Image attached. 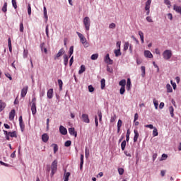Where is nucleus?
Wrapping results in <instances>:
<instances>
[{
	"label": "nucleus",
	"mask_w": 181,
	"mask_h": 181,
	"mask_svg": "<svg viewBox=\"0 0 181 181\" xmlns=\"http://www.w3.org/2000/svg\"><path fill=\"white\" fill-rule=\"evenodd\" d=\"M88 88L89 93H94V87L93 86V85H89L88 86Z\"/></svg>",
	"instance_id": "46"
},
{
	"label": "nucleus",
	"mask_w": 181,
	"mask_h": 181,
	"mask_svg": "<svg viewBox=\"0 0 181 181\" xmlns=\"http://www.w3.org/2000/svg\"><path fill=\"white\" fill-rule=\"evenodd\" d=\"M47 97L49 100H52V98H53V88H50L47 90Z\"/></svg>",
	"instance_id": "16"
},
{
	"label": "nucleus",
	"mask_w": 181,
	"mask_h": 181,
	"mask_svg": "<svg viewBox=\"0 0 181 181\" xmlns=\"http://www.w3.org/2000/svg\"><path fill=\"white\" fill-rule=\"evenodd\" d=\"M12 6L14 9H16L18 8V5L16 4V0H12Z\"/></svg>",
	"instance_id": "48"
},
{
	"label": "nucleus",
	"mask_w": 181,
	"mask_h": 181,
	"mask_svg": "<svg viewBox=\"0 0 181 181\" xmlns=\"http://www.w3.org/2000/svg\"><path fill=\"white\" fill-rule=\"evenodd\" d=\"M52 146H54V153H56V152L59 151V146H57L56 144H52Z\"/></svg>",
	"instance_id": "40"
},
{
	"label": "nucleus",
	"mask_w": 181,
	"mask_h": 181,
	"mask_svg": "<svg viewBox=\"0 0 181 181\" xmlns=\"http://www.w3.org/2000/svg\"><path fill=\"white\" fill-rule=\"evenodd\" d=\"M63 54H64V48H61L58 53L56 54V56L54 57V60H57V59L59 57H62V56H63Z\"/></svg>",
	"instance_id": "9"
},
{
	"label": "nucleus",
	"mask_w": 181,
	"mask_h": 181,
	"mask_svg": "<svg viewBox=\"0 0 181 181\" xmlns=\"http://www.w3.org/2000/svg\"><path fill=\"white\" fill-rule=\"evenodd\" d=\"M129 135H131V132L129 131V129H127V134H126V141L127 142H129Z\"/></svg>",
	"instance_id": "37"
},
{
	"label": "nucleus",
	"mask_w": 181,
	"mask_h": 181,
	"mask_svg": "<svg viewBox=\"0 0 181 181\" xmlns=\"http://www.w3.org/2000/svg\"><path fill=\"white\" fill-rule=\"evenodd\" d=\"M114 53L116 57H118L119 56H121L122 54V53H121V49H115Z\"/></svg>",
	"instance_id": "30"
},
{
	"label": "nucleus",
	"mask_w": 181,
	"mask_h": 181,
	"mask_svg": "<svg viewBox=\"0 0 181 181\" xmlns=\"http://www.w3.org/2000/svg\"><path fill=\"white\" fill-rule=\"evenodd\" d=\"M68 131L70 135H72L73 136H75V138H77V132H76V129H74V127L69 128Z\"/></svg>",
	"instance_id": "11"
},
{
	"label": "nucleus",
	"mask_w": 181,
	"mask_h": 181,
	"mask_svg": "<svg viewBox=\"0 0 181 181\" xmlns=\"http://www.w3.org/2000/svg\"><path fill=\"white\" fill-rule=\"evenodd\" d=\"M5 107H6V103L2 100H0V112H2L5 110Z\"/></svg>",
	"instance_id": "19"
},
{
	"label": "nucleus",
	"mask_w": 181,
	"mask_h": 181,
	"mask_svg": "<svg viewBox=\"0 0 181 181\" xmlns=\"http://www.w3.org/2000/svg\"><path fill=\"white\" fill-rule=\"evenodd\" d=\"M117 119V115L114 114L113 116L110 118V122H115V120Z\"/></svg>",
	"instance_id": "45"
},
{
	"label": "nucleus",
	"mask_w": 181,
	"mask_h": 181,
	"mask_svg": "<svg viewBox=\"0 0 181 181\" xmlns=\"http://www.w3.org/2000/svg\"><path fill=\"white\" fill-rule=\"evenodd\" d=\"M45 94H46V92L45 91V89H43L40 93V97H45Z\"/></svg>",
	"instance_id": "62"
},
{
	"label": "nucleus",
	"mask_w": 181,
	"mask_h": 181,
	"mask_svg": "<svg viewBox=\"0 0 181 181\" xmlns=\"http://www.w3.org/2000/svg\"><path fill=\"white\" fill-rule=\"evenodd\" d=\"M173 9L177 12V13H180V15H181V6L174 5Z\"/></svg>",
	"instance_id": "25"
},
{
	"label": "nucleus",
	"mask_w": 181,
	"mask_h": 181,
	"mask_svg": "<svg viewBox=\"0 0 181 181\" xmlns=\"http://www.w3.org/2000/svg\"><path fill=\"white\" fill-rule=\"evenodd\" d=\"M23 54V58L26 59L28 57V50L24 49Z\"/></svg>",
	"instance_id": "54"
},
{
	"label": "nucleus",
	"mask_w": 181,
	"mask_h": 181,
	"mask_svg": "<svg viewBox=\"0 0 181 181\" xmlns=\"http://www.w3.org/2000/svg\"><path fill=\"white\" fill-rule=\"evenodd\" d=\"M91 60H97L98 59V54H93L90 57Z\"/></svg>",
	"instance_id": "42"
},
{
	"label": "nucleus",
	"mask_w": 181,
	"mask_h": 181,
	"mask_svg": "<svg viewBox=\"0 0 181 181\" xmlns=\"http://www.w3.org/2000/svg\"><path fill=\"white\" fill-rule=\"evenodd\" d=\"M18 121H19L21 131V132H23L25 131V123H23V119L22 117V116H20L18 117Z\"/></svg>",
	"instance_id": "6"
},
{
	"label": "nucleus",
	"mask_w": 181,
	"mask_h": 181,
	"mask_svg": "<svg viewBox=\"0 0 181 181\" xmlns=\"http://www.w3.org/2000/svg\"><path fill=\"white\" fill-rule=\"evenodd\" d=\"M158 135L159 133L158 132V129H156V127H154L153 130V136H158Z\"/></svg>",
	"instance_id": "39"
},
{
	"label": "nucleus",
	"mask_w": 181,
	"mask_h": 181,
	"mask_svg": "<svg viewBox=\"0 0 181 181\" xmlns=\"http://www.w3.org/2000/svg\"><path fill=\"white\" fill-rule=\"evenodd\" d=\"M45 33L47 35V37H49V25H47L45 27Z\"/></svg>",
	"instance_id": "52"
},
{
	"label": "nucleus",
	"mask_w": 181,
	"mask_h": 181,
	"mask_svg": "<svg viewBox=\"0 0 181 181\" xmlns=\"http://www.w3.org/2000/svg\"><path fill=\"white\" fill-rule=\"evenodd\" d=\"M73 53H74V46H71L69 49V55L68 57H72Z\"/></svg>",
	"instance_id": "24"
},
{
	"label": "nucleus",
	"mask_w": 181,
	"mask_h": 181,
	"mask_svg": "<svg viewBox=\"0 0 181 181\" xmlns=\"http://www.w3.org/2000/svg\"><path fill=\"white\" fill-rule=\"evenodd\" d=\"M132 86V84L131 83V78H128L127 81V85H126V88L127 91H129V90H131Z\"/></svg>",
	"instance_id": "20"
},
{
	"label": "nucleus",
	"mask_w": 181,
	"mask_h": 181,
	"mask_svg": "<svg viewBox=\"0 0 181 181\" xmlns=\"http://www.w3.org/2000/svg\"><path fill=\"white\" fill-rule=\"evenodd\" d=\"M168 19H170V21H172L173 19V16L171 13H169L167 14Z\"/></svg>",
	"instance_id": "57"
},
{
	"label": "nucleus",
	"mask_w": 181,
	"mask_h": 181,
	"mask_svg": "<svg viewBox=\"0 0 181 181\" xmlns=\"http://www.w3.org/2000/svg\"><path fill=\"white\" fill-rule=\"evenodd\" d=\"M165 159H168V154H165V153L162 154L160 160H165Z\"/></svg>",
	"instance_id": "51"
},
{
	"label": "nucleus",
	"mask_w": 181,
	"mask_h": 181,
	"mask_svg": "<svg viewBox=\"0 0 181 181\" xmlns=\"http://www.w3.org/2000/svg\"><path fill=\"white\" fill-rule=\"evenodd\" d=\"M172 50L170 49H166L163 52V57L164 60H170V58L172 57Z\"/></svg>",
	"instance_id": "5"
},
{
	"label": "nucleus",
	"mask_w": 181,
	"mask_h": 181,
	"mask_svg": "<svg viewBox=\"0 0 181 181\" xmlns=\"http://www.w3.org/2000/svg\"><path fill=\"white\" fill-rule=\"evenodd\" d=\"M84 71H86V66L81 65L80 66V69L78 71V74H83V73H84Z\"/></svg>",
	"instance_id": "27"
},
{
	"label": "nucleus",
	"mask_w": 181,
	"mask_h": 181,
	"mask_svg": "<svg viewBox=\"0 0 181 181\" xmlns=\"http://www.w3.org/2000/svg\"><path fill=\"white\" fill-rule=\"evenodd\" d=\"M153 104L154 107L156 110H158V107L159 105V103H158V100L156 99H153Z\"/></svg>",
	"instance_id": "47"
},
{
	"label": "nucleus",
	"mask_w": 181,
	"mask_h": 181,
	"mask_svg": "<svg viewBox=\"0 0 181 181\" xmlns=\"http://www.w3.org/2000/svg\"><path fill=\"white\" fill-rule=\"evenodd\" d=\"M8 11V3L5 2L2 7V12L6 13Z\"/></svg>",
	"instance_id": "35"
},
{
	"label": "nucleus",
	"mask_w": 181,
	"mask_h": 181,
	"mask_svg": "<svg viewBox=\"0 0 181 181\" xmlns=\"http://www.w3.org/2000/svg\"><path fill=\"white\" fill-rule=\"evenodd\" d=\"M144 56L145 57H148V59H152V57H153V55L152 54V52H151V51H145Z\"/></svg>",
	"instance_id": "23"
},
{
	"label": "nucleus",
	"mask_w": 181,
	"mask_h": 181,
	"mask_svg": "<svg viewBox=\"0 0 181 181\" xmlns=\"http://www.w3.org/2000/svg\"><path fill=\"white\" fill-rule=\"evenodd\" d=\"M42 142H47L49 141V135L45 133L42 135Z\"/></svg>",
	"instance_id": "22"
},
{
	"label": "nucleus",
	"mask_w": 181,
	"mask_h": 181,
	"mask_svg": "<svg viewBox=\"0 0 181 181\" xmlns=\"http://www.w3.org/2000/svg\"><path fill=\"white\" fill-rule=\"evenodd\" d=\"M57 172V160H54L51 164V177L54 176V174Z\"/></svg>",
	"instance_id": "4"
},
{
	"label": "nucleus",
	"mask_w": 181,
	"mask_h": 181,
	"mask_svg": "<svg viewBox=\"0 0 181 181\" xmlns=\"http://www.w3.org/2000/svg\"><path fill=\"white\" fill-rule=\"evenodd\" d=\"M0 165L6 166V168H12V165L4 163V161H0Z\"/></svg>",
	"instance_id": "38"
},
{
	"label": "nucleus",
	"mask_w": 181,
	"mask_h": 181,
	"mask_svg": "<svg viewBox=\"0 0 181 181\" xmlns=\"http://www.w3.org/2000/svg\"><path fill=\"white\" fill-rule=\"evenodd\" d=\"M117 171H118L119 175H120V176H122V175H124V168H119L117 169Z\"/></svg>",
	"instance_id": "41"
},
{
	"label": "nucleus",
	"mask_w": 181,
	"mask_h": 181,
	"mask_svg": "<svg viewBox=\"0 0 181 181\" xmlns=\"http://www.w3.org/2000/svg\"><path fill=\"white\" fill-rule=\"evenodd\" d=\"M116 47H117V49H119V50H121V41L117 42Z\"/></svg>",
	"instance_id": "59"
},
{
	"label": "nucleus",
	"mask_w": 181,
	"mask_h": 181,
	"mask_svg": "<svg viewBox=\"0 0 181 181\" xmlns=\"http://www.w3.org/2000/svg\"><path fill=\"white\" fill-rule=\"evenodd\" d=\"M63 59H64V65L65 66V67H67L68 64H69V59H70V57H69L68 54H64L63 56Z\"/></svg>",
	"instance_id": "13"
},
{
	"label": "nucleus",
	"mask_w": 181,
	"mask_h": 181,
	"mask_svg": "<svg viewBox=\"0 0 181 181\" xmlns=\"http://www.w3.org/2000/svg\"><path fill=\"white\" fill-rule=\"evenodd\" d=\"M100 84H101V86H100L101 90H104V88H105V78L101 79Z\"/></svg>",
	"instance_id": "29"
},
{
	"label": "nucleus",
	"mask_w": 181,
	"mask_h": 181,
	"mask_svg": "<svg viewBox=\"0 0 181 181\" xmlns=\"http://www.w3.org/2000/svg\"><path fill=\"white\" fill-rule=\"evenodd\" d=\"M28 15H32V7H30V4L28 6Z\"/></svg>",
	"instance_id": "50"
},
{
	"label": "nucleus",
	"mask_w": 181,
	"mask_h": 181,
	"mask_svg": "<svg viewBox=\"0 0 181 181\" xmlns=\"http://www.w3.org/2000/svg\"><path fill=\"white\" fill-rule=\"evenodd\" d=\"M127 84V81L125 79H122L119 82V86L121 87H125Z\"/></svg>",
	"instance_id": "31"
},
{
	"label": "nucleus",
	"mask_w": 181,
	"mask_h": 181,
	"mask_svg": "<svg viewBox=\"0 0 181 181\" xmlns=\"http://www.w3.org/2000/svg\"><path fill=\"white\" fill-rule=\"evenodd\" d=\"M95 127H98V117L97 116H95Z\"/></svg>",
	"instance_id": "63"
},
{
	"label": "nucleus",
	"mask_w": 181,
	"mask_h": 181,
	"mask_svg": "<svg viewBox=\"0 0 181 181\" xmlns=\"http://www.w3.org/2000/svg\"><path fill=\"white\" fill-rule=\"evenodd\" d=\"M146 19L147 22H149L150 23H152V22H153V21L152 20V18H151V16H147Z\"/></svg>",
	"instance_id": "61"
},
{
	"label": "nucleus",
	"mask_w": 181,
	"mask_h": 181,
	"mask_svg": "<svg viewBox=\"0 0 181 181\" xmlns=\"http://www.w3.org/2000/svg\"><path fill=\"white\" fill-rule=\"evenodd\" d=\"M168 110L171 118H175V108H173V106H170Z\"/></svg>",
	"instance_id": "17"
},
{
	"label": "nucleus",
	"mask_w": 181,
	"mask_h": 181,
	"mask_svg": "<svg viewBox=\"0 0 181 181\" xmlns=\"http://www.w3.org/2000/svg\"><path fill=\"white\" fill-rule=\"evenodd\" d=\"M128 47H129V42H127L124 45V50H127L128 49Z\"/></svg>",
	"instance_id": "55"
},
{
	"label": "nucleus",
	"mask_w": 181,
	"mask_h": 181,
	"mask_svg": "<svg viewBox=\"0 0 181 181\" xmlns=\"http://www.w3.org/2000/svg\"><path fill=\"white\" fill-rule=\"evenodd\" d=\"M141 77H145V74H146L145 66H141Z\"/></svg>",
	"instance_id": "44"
},
{
	"label": "nucleus",
	"mask_w": 181,
	"mask_h": 181,
	"mask_svg": "<svg viewBox=\"0 0 181 181\" xmlns=\"http://www.w3.org/2000/svg\"><path fill=\"white\" fill-rule=\"evenodd\" d=\"M28 88H29V87L28 86H26L22 88L21 93L22 98H25V97H26V94H28Z\"/></svg>",
	"instance_id": "8"
},
{
	"label": "nucleus",
	"mask_w": 181,
	"mask_h": 181,
	"mask_svg": "<svg viewBox=\"0 0 181 181\" xmlns=\"http://www.w3.org/2000/svg\"><path fill=\"white\" fill-rule=\"evenodd\" d=\"M124 93H125V87H121L119 89V93L121 94V95H123Z\"/></svg>",
	"instance_id": "49"
},
{
	"label": "nucleus",
	"mask_w": 181,
	"mask_h": 181,
	"mask_svg": "<svg viewBox=\"0 0 181 181\" xmlns=\"http://www.w3.org/2000/svg\"><path fill=\"white\" fill-rule=\"evenodd\" d=\"M134 142H137L138 141V138H139V133L138 132V130L134 129Z\"/></svg>",
	"instance_id": "18"
},
{
	"label": "nucleus",
	"mask_w": 181,
	"mask_h": 181,
	"mask_svg": "<svg viewBox=\"0 0 181 181\" xmlns=\"http://www.w3.org/2000/svg\"><path fill=\"white\" fill-rule=\"evenodd\" d=\"M8 50L10 53H12V42L11 41V38L8 39Z\"/></svg>",
	"instance_id": "34"
},
{
	"label": "nucleus",
	"mask_w": 181,
	"mask_h": 181,
	"mask_svg": "<svg viewBox=\"0 0 181 181\" xmlns=\"http://www.w3.org/2000/svg\"><path fill=\"white\" fill-rule=\"evenodd\" d=\"M58 84L59 86V91H62V90H63V81L58 79Z\"/></svg>",
	"instance_id": "36"
},
{
	"label": "nucleus",
	"mask_w": 181,
	"mask_h": 181,
	"mask_svg": "<svg viewBox=\"0 0 181 181\" xmlns=\"http://www.w3.org/2000/svg\"><path fill=\"white\" fill-rule=\"evenodd\" d=\"M107 71H108L109 73H112L114 70L112 69V68L110 67V66H107Z\"/></svg>",
	"instance_id": "60"
},
{
	"label": "nucleus",
	"mask_w": 181,
	"mask_h": 181,
	"mask_svg": "<svg viewBox=\"0 0 181 181\" xmlns=\"http://www.w3.org/2000/svg\"><path fill=\"white\" fill-rule=\"evenodd\" d=\"M23 22L20 23V32L23 33Z\"/></svg>",
	"instance_id": "56"
},
{
	"label": "nucleus",
	"mask_w": 181,
	"mask_h": 181,
	"mask_svg": "<svg viewBox=\"0 0 181 181\" xmlns=\"http://www.w3.org/2000/svg\"><path fill=\"white\" fill-rule=\"evenodd\" d=\"M3 132L6 141H11V138H18V133L16 131L8 132L6 130H3Z\"/></svg>",
	"instance_id": "1"
},
{
	"label": "nucleus",
	"mask_w": 181,
	"mask_h": 181,
	"mask_svg": "<svg viewBox=\"0 0 181 181\" xmlns=\"http://www.w3.org/2000/svg\"><path fill=\"white\" fill-rule=\"evenodd\" d=\"M122 127V120L120 119L117 122V128H121Z\"/></svg>",
	"instance_id": "53"
},
{
	"label": "nucleus",
	"mask_w": 181,
	"mask_h": 181,
	"mask_svg": "<svg viewBox=\"0 0 181 181\" xmlns=\"http://www.w3.org/2000/svg\"><path fill=\"white\" fill-rule=\"evenodd\" d=\"M166 88H167V93H173V89L172 88V86H170V84L168 83L166 85Z\"/></svg>",
	"instance_id": "32"
},
{
	"label": "nucleus",
	"mask_w": 181,
	"mask_h": 181,
	"mask_svg": "<svg viewBox=\"0 0 181 181\" xmlns=\"http://www.w3.org/2000/svg\"><path fill=\"white\" fill-rule=\"evenodd\" d=\"M81 119L85 124H90V117H88V115L85 113L82 114Z\"/></svg>",
	"instance_id": "7"
},
{
	"label": "nucleus",
	"mask_w": 181,
	"mask_h": 181,
	"mask_svg": "<svg viewBox=\"0 0 181 181\" xmlns=\"http://www.w3.org/2000/svg\"><path fill=\"white\" fill-rule=\"evenodd\" d=\"M83 26L85 28L86 32L90 30V26H91V21H90V17L86 16L83 20Z\"/></svg>",
	"instance_id": "2"
},
{
	"label": "nucleus",
	"mask_w": 181,
	"mask_h": 181,
	"mask_svg": "<svg viewBox=\"0 0 181 181\" xmlns=\"http://www.w3.org/2000/svg\"><path fill=\"white\" fill-rule=\"evenodd\" d=\"M64 146H66V148H69V146H71V141L67 140V141L64 143Z\"/></svg>",
	"instance_id": "43"
},
{
	"label": "nucleus",
	"mask_w": 181,
	"mask_h": 181,
	"mask_svg": "<svg viewBox=\"0 0 181 181\" xmlns=\"http://www.w3.org/2000/svg\"><path fill=\"white\" fill-rule=\"evenodd\" d=\"M59 132L62 134V135H67V129H66V127L64 126H60Z\"/></svg>",
	"instance_id": "14"
},
{
	"label": "nucleus",
	"mask_w": 181,
	"mask_h": 181,
	"mask_svg": "<svg viewBox=\"0 0 181 181\" xmlns=\"http://www.w3.org/2000/svg\"><path fill=\"white\" fill-rule=\"evenodd\" d=\"M40 47L42 52H43V50H44L45 53H47V49L46 47H45V42L41 43L40 45Z\"/></svg>",
	"instance_id": "28"
},
{
	"label": "nucleus",
	"mask_w": 181,
	"mask_h": 181,
	"mask_svg": "<svg viewBox=\"0 0 181 181\" xmlns=\"http://www.w3.org/2000/svg\"><path fill=\"white\" fill-rule=\"evenodd\" d=\"M16 114V111L15 109L11 110V111L9 112V119L10 121H13L15 119V115Z\"/></svg>",
	"instance_id": "12"
},
{
	"label": "nucleus",
	"mask_w": 181,
	"mask_h": 181,
	"mask_svg": "<svg viewBox=\"0 0 181 181\" xmlns=\"http://www.w3.org/2000/svg\"><path fill=\"white\" fill-rule=\"evenodd\" d=\"M115 26H116V25H115V23H110V24L109 25L110 29H115Z\"/></svg>",
	"instance_id": "58"
},
{
	"label": "nucleus",
	"mask_w": 181,
	"mask_h": 181,
	"mask_svg": "<svg viewBox=\"0 0 181 181\" xmlns=\"http://www.w3.org/2000/svg\"><path fill=\"white\" fill-rule=\"evenodd\" d=\"M83 165H84V155H81V163H80V170H83Z\"/></svg>",
	"instance_id": "26"
},
{
	"label": "nucleus",
	"mask_w": 181,
	"mask_h": 181,
	"mask_svg": "<svg viewBox=\"0 0 181 181\" xmlns=\"http://www.w3.org/2000/svg\"><path fill=\"white\" fill-rule=\"evenodd\" d=\"M76 34L78 35L81 42L82 43V45H83L84 47H88V46H90V44L88 42H87V39H86V37H84V35H83V34L76 32Z\"/></svg>",
	"instance_id": "3"
},
{
	"label": "nucleus",
	"mask_w": 181,
	"mask_h": 181,
	"mask_svg": "<svg viewBox=\"0 0 181 181\" xmlns=\"http://www.w3.org/2000/svg\"><path fill=\"white\" fill-rule=\"evenodd\" d=\"M125 146H127V140H124L121 144L122 151H125Z\"/></svg>",
	"instance_id": "33"
},
{
	"label": "nucleus",
	"mask_w": 181,
	"mask_h": 181,
	"mask_svg": "<svg viewBox=\"0 0 181 181\" xmlns=\"http://www.w3.org/2000/svg\"><path fill=\"white\" fill-rule=\"evenodd\" d=\"M71 175V173H70V172H67L66 170H64V181H69V178L70 177Z\"/></svg>",
	"instance_id": "15"
},
{
	"label": "nucleus",
	"mask_w": 181,
	"mask_h": 181,
	"mask_svg": "<svg viewBox=\"0 0 181 181\" xmlns=\"http://www.w3.org/2000/svg\"><path fill=\"white\" fill-rule=\"evenodd\" d=\"M31 111H32L33 115H36V112H37L36 103H32Z\"/></svg>",
	"instance_id": "21"
},
{
	"label": "nucleus",
	"mask_w": 181,
	"mask_h": 181,
	"mask_svg": "<svg viewBox=\"0 0 181 181\" xmlns=\"http://www.w3.org/2000/svg\"><path fill=\"white\" fill-rule=\"evenodd\" d=\"M105 63H107V64H112L114 63V61L110 58V54H107L105 57Z\"/></svg>",
	"instance_id": "10"
},
{
	"label": "nucleus",
	"mask_w": 181,
	"mask_h": 181,
	"mask_svg": "<svg viewBox=\"0 0 181 181\" xmlns=\"http://www.w3.org/2000/svg\"><path fill=\"white\" fill-rule=\"evenodd\" d=\"M139 36H140V39H144V33L142 31H139Z\"/></svg>",
	"instance_id": "64"
}]
</instances>
